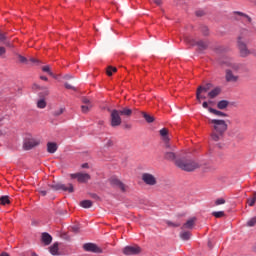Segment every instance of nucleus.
<instances>
[{"instance_id": "ddd939ff", "label": "nucleus", "mask_w": 256, "mask_h": 256, "mask_svg": "<svg viewBox=\"0 0 256 256\" xmlns=\"http://www.w3.org/2000/svg\"><path fill=\"white\" fill-rule=\"evenodd\" d=\"M124 255H139L141 253V247L139 246H126L123 249Z\"/></svg>"}, {"instance_id": "09e8293b", "label": "nucleus", "mask_w": 256, "mask_h": 256, "mask_svg": "<svg viewBox=\"0 0 256 256\" xmlns=\"http://www.w3.org/2000/svg\"><path fill=\"white\" fill-rule=\"evenodd\" d=\"M72 231L73 233H79V227L77 226L72 227Z\"/></svg>"}, {"instance_id": "412c9836", "label": "nucleus", "mask_w": 256, "mask_h": 256, "mask_svg": "<svg viewBox=\"0 0 256 256\" xmlns=\"http://www.w3.org/2000/svg\"><path fill=\"white\" fill-rule=\"evenodd\" d=\"M47 151H48V153H56V151H57V143H55V142H48L47 143Z\"/></svg>"}, {"instance_id": "8fccbe9b", "label": "nucleus", "mask_w": 256, "mask_h": 256, "mask_svg": "<svg viewBox=\"0 0 256 256\" xmlns=\"http://www.w3.org/2000/svg\"><path fill=\"white\" fill-rule=\"evenodd\" d=\"M156 5H162L163 0H153Z\"/></svg>"}, {"instance_id": "39448f33", "label": "nucleus", "mask_w": 256, "mask_h": 256, "mask_svg": "<svg viewBox=\"0 0 256 256\" xmlns=\"http://www.w3.org/2000/svg\"><path fill=\"white\" fill-rule=\"evenodd\" d=\"M237 43L241 57H247L248 55H251V50H249V48H247V44L243 42V32H241V35L238 37Z\"/></svg>"}, {"instance_id": "cd10ccee", "label": "nucleus", "mask_w": 256, "mask_h": 256, "mask_svg": "<svg viewBox=\"0 0 256 256\" xmlns=\"http://www.w3.org/2000/svg\"><path fill=\"white\" fill-rule=\"evenodd\" d=\"M218 109H227V107H229V101L227 100H222L219 101L217 104Z\"/></svg>"}, {"instance_id": "c03bdc74", "label": "nucleus", "mask_w": 256, "mask_h": 256, "mask_svg": "<svg viewBox=\"0 0 256 256\" xmlns=\"http://www.w3.org/2000/svg\"><path fill=\"white\" fill-rule=\"evenodd\" d=\"M38 191H39V193L42 195V197H45V195H47L46 190H44V189H42V188H40Z\"/></svg>"}, {"instance_id": "aec40b11", "label": "nucleus", "mask_w": 256, "mask_h": 256, "mask_svg": "<svg viewBox=\"0 0 256 256\" xmlns=\"http://www.w3.org/2000/svg\"><path fill=\"white\" fill-rule=\"evenodd\" d=\"M42 241L46 245H51V241H53V237H51L49 233L44 232L42 233Z\"/></svg>"}, {"instance_id": "864d4df0", "label": "nucleus", "mask_w": 256, "mask_h": 256, "mask_svg": "<svg viewBox=\"0 0 256 256\" xmlns=\"http://www.w3.org/2000/svg\"><path fill=\"white\" fill-rule=\"evenodd\" d=\"M82 169H89V164L88 163L82 164Z\"/></svg>"}, {"instance_id": "2f4dec72", "label": "nucleus", "mask_w": 256, "mask_h": 256, "mask_svg": "<svg viewBox=\"0 0 256 256\" xmlns=\"http://www.w3.org/2000/svg\"><path fill=\"white\" fill-rule=\"evenodd\" d=\"M11 201L9 200V196H1L0 197V205H9Z\"/></svg>"}, {"instance_id": "423d86ee", "label": "nucleus", "mask_w": 256, "mask_h": 256, "mask_svg": "<svg viewBox=\"0 0 256 256\" xmlns=\"http://www.w3.org/2000/svg\"><path fill=\"white\" fill-rule=\"evenodd\" d=\"M49 187L53 189V191H68V193H73L75 191L73 184H68V186H66L65 184L54 182L53 184L49 185Z\"/></svg>"}, {"instance_id": "6e6552de", "label": "nucleus", "mask_w": 256, "mask_h": 256, "mask_svg": "<svg viewBox=\"0 0 256 256\" xmlns=\"http://www.w3.org/2000/svg\"><path fill=\"white\" fill-rule=\"evenodd\" d=\"M71 179H77L78 183H87L91 179V175L87 173H74L70 174Z\"/></svg>"}, {"instance_id": "6ab92c4d", "label": "nucleus", "mask_w": 256, "mask_h": 256, "mask_svg": "<svg viewBox=\"0 0 256 256\" xmlns=\"http://www.w3.org/2000/svg\"><path fill=\"white\" fill-rule=\"evenodd\" d=\"M118 111H119L120 115H122V117H131L133 115V110L128 107H124Z\"/></svg>"}, {"instance_id": "4468645a", "label": "nucleus", "mask_w": 256, "mask_h": 256, "mask_svg": "<svg viewBox=\"0 0 256 256\" xmlns=\"http://www.w3.org/2000/svg\"><path fill=\"white\" fill-rule=\"evenodd\" d=\"M233 15H234L233 17H234L235 21L243 22V19H246V21L248 23H251V21H252L251 17H249V15H247L243 12L235 11V12H233Z\"/></svg>"}, {"instance_id": "e433bc0d", "label": "nucleus", "mask_w": 256, "mask_h": 256, "mask_svg": "<svg viewBox=\"0 0 256 256\" xmlns=\"http://www.w3.org/2000/svg\"><path fill=\"white\" fill-rule=\"evenodd\" d=\"M247 203H248L249 207H253V205H255V203H256V193H254V196L252 198H249L247 200Z\"/></svg>"}, {"instance_id": "f3484780", "label": "nucleus", "mask_w": 256, "mask_h": 256, "mask_svg": "<svg viewBox=\"0 0 256 256\" xmlns=\"http://www.w3.org/2000/svg\"><path fill=\"white\" fill-rule=\"evenodd\" d=\"M197 221V218L196 217H192L190 219H188L186 221V223H184L181 227L182 231L185 230V229H193V227H195V222Z\"/></svg>"}, {"instance_id": "bf43d9fd", "label": "nucleus", "mask_w": 256, "mask_h": 256, "mask_svg": "<svg viewBox=\"0 0 256 256\" xmlns=\"http://www.w3.org/2000/svg\"><path fill=\"white\" fill-rule=\"evenodd\" d=\"M201 99H207V97H205L204 95L200 94V101Z\"/></svg>"}, {"instance_id": "603ef678", "label": "nucleus", "mask_w": 256, "mask_h": 256, "mask_svg": "<svg viewBox=\"0 0 256 256\" xmlns=\"http://www.w3.org/2000/svg\"><path fill=\"white\" fill-rule=\"evenodd\" d=\"M202 107H203L204 109H207V108L209 107V103L203 102Z\"/></svg>"}, {"instance_id": "7c9ffc66", "label": "nucleus", "mask_w": 256, "mask_h": 256, "mask_svg": "<svg viewBox=\"0 0 256 256\" xmlns=\"http://www.w3.org/2000/svg\"><path fill=\"white\" fill-rule=\"evenodd\" d=\"M93 108V104H84L81 106L82 113H89L91 109Z\"/></svg>"}, {"instance_id": "72a5a7b5", "label": "nucleus", "mask_w": 256, "mask_h": 256, "mask_svg": "<svg viewBox=\"0 0 256 256\" xmlns=\"http://www.w3.org/2000/svg\"><path fill=\"white\" fill-rule=\"evenodd\" d=\"M42 71H44V73H48V75H50V77H54L55 78V74H53V72H51V67L43 66L42 67Z\"/></svg>"}, {"instance_id": "bb28decb", "label": "nucleus", "mask_w": 256, "mask_h": 256, "mask_svg": "<svg viewBox=\"0 0 256 256\" xmlns=\"http://www.w3.org/2000/svg\"><path fill=\"white\" fill-rule=\"evenodd\" d=\"M142 117H144L147 123H153V121H155V117L147 114V112H142Z\"/></svg>"}, {"instance_id": "f257e3e1", "label": "nucleus", "mask_w": 256, "mask_h": 256, "mask_svg": "<svg viewBox=\"0 0 256 256\" xmlns=\"http://www.w3.org/2000/svg\"><path fill=\"white\" fill-rule=\"evenodd\" d=\"M209 125H211L212 132L210 134L212 141H221L227 131V122L221 119H210L208 120Z\"/></svg>"}, {"instance_id": "473e14b6", "label": "nucleus", "mask_w": 256, "mask_h": 256, "mask_svg": "<svg viewBox=\"0 0 256 256\" xmlns=\"http://www.w3.org/2000/svg\"><path fill=\"white\" fill-rule=\"evenodd\" d=\"M47 107V102H45V99H40L37 102V108L38 109H45Z\"/></svg>"}, {"instance_id": "a878e982", "label": "nucleus", "mask_w": 256, "mask_h": 256, "mask_svg": "<svg viewBox=\"0 0 256 256\" xmlns=\"http://www.w3.org/2000/svg\"><path fill=\"white\" fill-rule=\"evenodd\" d=\"M209 113H213V115H217L218 117H227V114L219 111V110H215L214 108H208Z\"/></svg>"}, {"instance_id": "20e7f679", "label": "nucleus", "mask_w": 256, "mask_h": 256, "mask_svg": "<svg viewBox=\"0 0 256 256\" xmlns=\"http://www.w3.org/2000/svg\"><path fill=\"white\" fill-rule=\"evenodd\" d=\"M123 123L119 110L113 109L110 111V125L111 127H119Z\"/></svg>"}, {"instance_id": "de8ad7c7", "label": "nucleus", "mask_w": 256, "mask_h": 256, "mask_svg": "<svg viewBox=\"0 0 256 256\" xmlns=\"http://www.w3.org/2000/svg\"><path fill=\"white\" fill-rule=\"evenodd\" d=\"M65 88L66 89H73L75 91V87H73L71 84L69 83H65Z\"/></svg>"}, {"instance_id": "1a4fd4ad", "label": "nucleus", "mask_w": 256, "mask_h": 256, "mask_svg": "<svg viewBox=\"0 0 256 256\" xmlns=\"http://www.w3.org/2000/svg\"><path fill=\"white\" fill-rule=\"evenodd\" d=\"M142 181L146 185H150V187L157 185V178L153 174H149V173L142 174Z\"/></svg>"}, {"instance_id": "f704fd0d", "label": "nucleus", "mask_w": 256, "mask_h": 256, "mask_svg": "<svg viewBox=\"0 0 256 256\" xmlns=\"http://www.w3.org/2000/svg\"><path fill=\"white\" fill-rule=\"evenodd\" d=\"M106 73H107L108 77H111V75H113V73H117V69L113 66H109L106 70Z\"/></svg>"}, {"instance_id": "f03ea898", "label": "nucleus", "mask_w": 256, "mask_h": 256, "mask_svg": "<svg viewBox=\"0 0 256 256\" xmlns=\"http://www.w3.org/2000/svg\"><path fill=\"white\" fill-rule=\"evenodd\" d=\"M176 167L187 173H191L201 167V164L193 159L179 158L175 161Z\"/></svg>"}, {"instance_id": "a19ab883", "label": "nucleus", "mask_w": 256, "mask_h": 256, "mask_svg": "<svg viewBox=\"0 0 256 256\" xmlns=\"http://www.w3.org/2000/svg\"><path fill=\"white\" fill-rule=\"evenodd\" d=\"M18 59L20 63H29V61L25 58V56L18 55Z\"/></svg>"}, {"instance_id": "9d476101", "label": "nucleus", "mask_w": 256, "mask_h": 256, "mask_svg": "<svg viewBox=\"0 0 256 256\" xmlns=\"http://www.w3.org/2000/svg\"><path fill=\"white\" fill-rule=\"evenodd\" d=\"M110 185L112 187H116L117 189H120V191H122V193H125V191H127V185H125L121 180H119L118 178L112 177L110 179Z\"/></svg>"}, {"instance_id": "6e6d98bb", "label": "nucleus", "mask_w": 256, "mask_h": 256, "mask_svg": "<svg viewBox=\"0 0 256 256\" xmlns=\"http://www.w3.org/2000/svg\"><path fill=\"white\" fill-rule=\"evenodd\" d=\"M242 23H244L245 25L251 24V22H247V19H243Z\"/></svg>"}, {"instance_id": "393cba45", "label": "nucleus", "mask_w": 256, "mask_h": 256, "mask_svg": "<svg viewBox=\"0 0 256 256\" xmlns=\"http://www.w3.org/2000/svg\"><path fill=\"white\" fill-rule=\"evenodd\" d=\"M219 93H221V89L215 88V89H213L212 91H210V92L208 93V97H209L210 99H215V97H217V95H219Z\"/></svg>"}, {"instance_id": "9b49d317", "label": "nucleus", "mask_w": 256, "mask_h": 256, "mask_svg": "<svg viewBox=\"0 0 256 256\" xmlns=\"http://www.w3.org/2000/svg\"><path fill=\"white\" fill-rule=\"evenodd\" d=\"M84 251H88V253H103V249L99 248L97 244L93 243H85L83 245Z\"/></svg>"}, {"instance_id": "c756f323", "label": "nucleus", "mask_w": 256, "mask_h": 256, "mask_svg": "<svg viewBox=\"0 0 256 256\" xmlns=\"http://www.w3.org/2000/svg\"><path fill=\"white\" fill-rule=\"evenodd\" d=\"M63 113H65V108H58L52 112V115L53 117H60Z\"/></svg>"}, {"instance_id": "4c0bfd02", "label": "nucleus", "mask_w": 256, "mask_h": 256, "mask_svg": "<svg viewBox=\"0 0 256 256\" xmlns=\"http://www.w3.org/2000/svg\"><path fill=\"white\" fill-rule=\"evenodd\" d=\"M212 215L216 217V219H221V217H225V212L223 211L213 212Z\"/></svg>"}, {"instance_id": "2eb2a0df", "label": "nucleus", "mask_w": 256, "mask_h": 256, "mask_svg": "<svg viewBox=\"0 0 256 256\" xmlns=\"http://www.w3.org/2000/svg\"><path fill=\"white\" fill-rule=\"evenodd\" d=\"M225 77L228 83H237V81H239V76H237L231 69L226 70Z\"/></svg>"}, {"instance_id": "f8f14e48", "label": "nucleus", "mask_w": 256, "mask_h": 256, "mask_svg": "<svg viewBox=\"0 0 256 256\" xmlns=\"http://www.w3.org/2000/svg\"><path fill=\"white\" fill-rule=\"evenodd\" d=\"M39 145V140L34 138H26L24 140L23 148L26 151H30V149H33V147H37Z\"/></svg>"}, {"instance_id": "79ce46f5", "label": "nucleus", "mask_w": 256, "mask_h": 256, "mask_svg": "<svg viewBox=\"0 0 256 256\" xmlns=\"http://www.w3.org/2000/svg\"><path fill=\"white\" fill-rule=\"evenodd\" d=\"M215 205H225V199L220 198L215 201Z\"/></svg>"}, {"instance_id": "dca6fc26", "label": "nucleus", "mask_w": 256, "mask_h": 256, "mask_svg": "<svg viewBox=\"0 0 256 256\" xmlns=\"http://www.w3.org/2000/svg\"><path fill=\"white\" fill-rule=\"evenodd\" d=\"M211 89V84H206L205 86H199L196 91V99L197 101H201V93H207Z\"/></svg>"}, {"instance_id": "052dcab7", "label": "nucleus", "mask_w": 256, "mask_h": 256, "mask_svg": "<svg viewBox=\"0 0 256 256\" xmlns=\"http://www.w3.org/2000/svg\"><path fill=\"white\" fill-rule=\"evenodd\" d=\"M206 32H204V35H209V33L207 32V27L204 28Z\"/></svg>"}, {"instance_id": "49530a36", "label": "nucleus", "mask_w": 256, "mask_h": 256, "mask_svg": "<svg viewBox=\"0 0 256 256\" xmlns=\"http://www.w3.org/2000/svg\"><path fill=\"white\" fill-rule=\"evenodd\" d=\"M197 17H203L205 15V12L199 10L196 12Z\"/></svg>"}, {"instance_id": "b1692460", "label": "nucleus", "mask_w": 256, "mask_h": 256, "mask_svg": "<svg viewBox=\"0 0 256 256\" xmlns=\"http://www.w3.org/2000/svg\"><path fill=\"white\" fill-rule=\"evenodd\" d=\"M180 238L183 241H189L191 239V232H189V231H182L180 233Z\"/></svg>"}, {"instance_id": "58836bf2", "label": "nucleus", "mask_w": 256, "mask_h": 256, "mask_svg": "<svg viewBox=\"0 0 256 256\" xmlns=\"http://www.w3.org/2000/svg\"><path fill=\"white\" fill-rule=\"evenodd\" d=\"M5 41H7V36L5 35V33H1L0 32V43H4V45H8L9 46V43H7Z\"/></svg>"}, {"instance_id": "c9c22d12", "label": "nucleus", "mask_w": 256, "mask_h": 256, "mask_svg": "<svg viewBox=\"0 0 256 256\" xmlns=\"http://www.w3.org/2000/svg\"><path fill=\"white\" fill-rule=\"evenodd\" d=\"M255 225H256V217L250 218L246 223V227H255Z\"/></svg>"}, {"instance_id": "37998d69", "label": "nucleus", "mask_w": 256, "mask_h": 256, "mask_svg": "<svg viewBox=\"0 0 256 256\" xmlns=\"http://www.w3.org/2000/svg\"><path fill=\"white\" fill-rule=\"evenodd\" d=\"M7 53V49L5 47L0 46V57H3Z\"/></svg>"}, {"instance_id": "680f3d73", "label": "nucleus", "mask_w": 256, "mask_h": 256, "mask_svg": "<svg viewBox=\"0 0 256 256\" xmlns=\"http://www.w3.org/2000/svg\"><path fill=\"white\" fill-rule=\"evenodd\" d=\"M64 78L71 79V75H66Z\"/></svg>"}, {"instance_id": "c85d7f7f", "label": "nucleus", "mask_w": 256, "mask_h": 256, "mask_svg": "<svg viewBox=\"0 0 256 256\" xmlns=\"http://www.w3.org/2000/svg\"><path fill=\"white\" fill-rule=\"evenodd\" d=\"M58 252H59V244L58 243H54L50 247V253H51V255H57Z\"/></svg>"}, {"instance_id": "a211bd4d", "label": "nucleus", "mask_w": 256, "mask_h": 256, "mask_svg": "<svg viewBox=\"0 0 256 256\" xmlns=\"http://www.w3.org/2000/svg\"><path fill=\"white\" fill-rule=\"evenodd\" d=\"M160 137L162 138L164 145H167V143H169V130L167 128H162L160 130Z\"/></svg>"}, {"instance_id": "4be33fe9", "label": "nucleus", "mask_w": 256, "mask_h": 256, "mask_svg": "<svg viewBox=\"0 0 256 256\" xmlns=\"http://www.w3.org/2000/svg\"><path fill=\"white\" fill-rule=\"evenodd\" d=\"M83 209H91L93 207V202L91 200H83L80 202Z\"/></svg>"}, {"instance_id": "0eeeda50", "label": "nucleus", "mask_w": 256, "mask_h": 256, "mask_svg": "<svg viewBox=\"0 0 256 256\" xmlns=\"http://www.w3.org/2000/svg\"><path fill=\"white\" fill-rule=\"evenodd\" d=\"M185 43L191 45V47H195V45H197L200 51H205V49H207V42H203L201 40L195 41L192 38H185Z\"/></svg>"}, {"instance_id": "7ed1b4c3", "label": "nucleus", "mask_w": 256, "mask_h": 256, "mask_svg": "<svg viewBox=\"0 0 256 256\" xmlns=\"http://www.w3.org/2000/svg\"><path fill=\"white\" fill-rule=\"evenodd\" d=\"M164 159L166 161H173L174 163L178 161L177 157L179 154L177 153V147L175 145H171V143L164 144Z\"/></svg>"}, {"instance_id": "ea45409f", "label": "nucleus", "mask_w": 256, "mask_h": 256, "mask_svg": "<svg viewBox=\"0 0 256 256\" xmlns=\"http://www.w3.org/2000/svg\"><path fill=\"white\" fill-rule=\"evenodd\" d=\"M82 103H84V105H93L91 103V100H89V98H87V97L82 98Z\"/></svg>"}, {"instance_id": "5701e85b", "label": "nucleus", "mask_w": 256, "mask_h": 256, "mask_svg": "<svg viewBox=\"0 0 256 256\" xmlns=\"http://www.w3.org/2000/svg\"><path fill=\"white\" fill-rule=\"evenodd\" d=\"M32 89H39V91H44V95H49V88L45 86H39L38 84H33Z\"/></svg>"}, {"instance_id": "4d7b16f0", "label": "nucleus", "mask_w": 256, "mask_h": 256, "mask_svg": "<svg viewBox=\"0 0 256 256\" xmlns=\"http://www.w3.org/2000/svg\"><path fill=\"white\" fill-rule=\"evenodd\" d=\"M111 145H113V141L108 140V147H111Z\"/></svg>"}, {"instance_id": "3c124183", "label": "nucleus", "mask_w": 256, "mask_h": 256, "mask_svg": "<svg viewBox=\"0 0 256 256\" xmlns=\"http://www.w3.org/2000/svg\"><path fill=\"white\" fill-rule=\"evenodd\" d=\"M30 63H39V60L36 58H30Z\"/></svg>"}, {"instance_id": "13d9d810", "label": "nucleus", "mask_w": 256, "mask_h": 256, "mask_svg": "<svg viewBox=\"0 0 256 256\" xmlns=\"http://www.w3.org/2000/svg\"><path fill=\"white\" fill-rule=\"evenodd\" d=\"M93 199H99V196L97 194H92Z\"/></svg>"}, {"instance_id": "a18cd8bd", "label": "nucleus", "mask_w": 256, "mask_h": 256, "mask_svg": "<svg viewBox=\"0 0 256 256\" xmlns=\"http://www.w3.org/2000/svg\"><path fill=\"white\" fill-rule=\"evenodd\" d=\"M169 227H181V224H175L173 222H168Z\"/></svg>"}, {"instance_id": "5fc2aeb1", "label": "nucleus", "mask_w": 256, "mask_h": 256, "mask_svg": "<svg viewBox=\"0 0 256 256\" xmlns=\"http://www.w3.org/2000/svg\"><path fill=\"white\" fill-rule=\"evenodd\" d=\"M40 79H41L42 81H48V78H47L46 76H40Z\"/></svg>"}, {"instance_id": "e2e57ef3", "label": "nucleus", "mask_w": 256, "mask_h": 256, "mask_svg": "<svg viewBox=\"0 0 256 256\" xmlns=\"http://www.w3.org/2000/svg\"><path fill=\"white\" fill-rule=\"evenodd\" d=\"M232 69H234V71H237V67L236 66H233Z\"/></svg>"}]
</instances>
